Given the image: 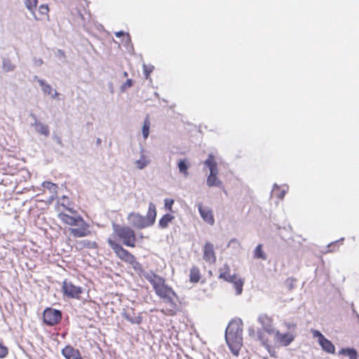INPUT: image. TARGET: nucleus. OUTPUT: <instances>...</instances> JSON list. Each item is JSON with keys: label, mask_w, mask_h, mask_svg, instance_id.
Instances as JSON below:
<instances>
[{"label": "nucleus", "mask_w": 359, "mask_h": 359, "mask_svg": "<svg viewBox=\"0 0 359 359\" xmlns=\"http://www.w3.org/2000/svg\"><path fill=\"white\" fill-rule=\"evenodd\" d=\"M225 340L231 353L238 355L243 343V321L231 320L225 330Z\"/></svg>", "instance_id": "f257e3e1"}, {"label": "nucleus", "mask_w": 359, "mask_h": 359, "mask_svg": "<svg viewBox=\"0 0 359 359\" xmlns=\"http://www.w3.org/2000/svg\"><path fill=\"white\" fill-rule=\"evenodd\" d=\"M107 243L116 255L124 262L130 264L140 276L144 271L142 264L137 261L136 257L127 250L124 249L119 243H116L111 238L107 239Z\"/></svg>", "instance_id": "f03ea898"}, {"label": "nucleus", "mask_w": 359, "mask_h": 359, "mask_svg": "<svg viewBox=\"0 0 359 359\" xmlns=\"http://www.w3.org/2000/svg\"><path fill=\"white\" fill-rule=\"evenodd\" d=\"M112 229L114 234L118 237L124 245L134 248L137 238L133 229L128 226H121L118 224L113 223Z\"/></svg>", "instance_id": "7ed1b4c3"}, {"label": "nucleus", "mask_w": 359, "mask_h": 359, "mask_svg": "<svg viewBox=\"0 0 359 359\" xmlns=\"http://www.w3.org/2000/svg\"><path fill=\"white\" fill-rule=\"evenodd\" d=\"M203 164L208 168L210 170V174L208 175L206 180V185L208 187H223L222 182L217 177L219 174V169L214 155L212 154H208V156L203 162Z\"/></svg>", "instance_id": "20e7f679"}, {"label": "nucleus", "mask_w": 359, "mask_h": 359, "mask_svg": "<svg viewBox=\"0 0 359 359\" xmlns=\"http://www.w3.org/2000/svg\"><path fill=\"white\" fill-rule=\"evenodd\" d=\"M62 311L53 308H46L43 313V322L48 326L58 324L62 319Z\"/></svg>", "instance_id": "39448f33"}, {"label": "nucleus", "mask_w": 359, "mask_h": 359, "mask_svg": "<svg viewBox=\"0 0 359 359\" xmlns=\"http://www.w3.org/2000/svg\"><path fill=\"white\" fill-rule=\"evenodd\" d=\"M62 292L64 296L72 299H79L83 292L81 287L75 286L72 282L65 280L62 283Z\"/></svg>", "instance_id": "423d86ee"}, {"label": "nucleus", "mask_w": 359, "mask_h": 359, "mask_svg": "<svg viewBox=\"0 0 359 359\" xmlns=\"http://www.w3.org/2000/svg\"><path fill=\"white\" fill-rule=\"evenodd\" d=\"M59 217L63 222L70 226H88L83 217L80 215L73 217L65 213H60Z\"/></svg>", "instance_id": "0eeeda50"}, {"label": "nucleus", "mask_w": 359, "mask_h": 359, "mask_svg": "<svg viewBox=\"0 0 359 359\" xmlns=\"http://www.w3.org/2000/svg\"><path fill=\"white\" fill-rule=\"evenodd\" d=\"M128 219L131 226L136 229H142L148 227L144 216L139 213L130 212L128 216Z\"/></svg>", "instance_id": "6e6552de"}, {"label": "nucleus", "mask_w": 359, "mask_h": 359, "mask_svg": "<svg viewBox=\"0 0 359 359\" xmlns=\"http://www.w3.org/2000/svg\"><path fill=\"white\" fill-rule=\"evenodd\" d=\"M257 320L261 324L262 330L267 334H274L277 331L273 325L272 318L266 314H261Z\"/></svg>", "instance_id": "1a4fd4ad"}, {"label": "nucleus", "mask_w": 359, "mask_h": 359, "mask_svg": "<svg viewBox=\"0 0 359 359\" xmlns=\"http://www.w3.org/2000/svg\"><path fill=\"white\" fill-rule=\"evenodd\" d=\"M257 340L260 341L262 346H264L269 353L270 356L276 358L277 353L272 346L269 343V339L260 329L257 330Z\"/></svg>", "instance_id": "9d476101"}, {"label": "nucleus", "mask_w": 359, "mask_h": 359, "mask_svg": "<svg viewBox=\"0 0 359 359\" xmlns=\"http://www.w3.org/2000/svg\"><path fill=\"white\" fill-rule=\"evenodd\" d=\"M274 340L282 346H287L294 340V337L290 333H280L277 330L274 333Z\"/></svg>", "instance_id": "9b49d317"}, {"label": "nucleus", "mask_w": 359, "mask_h": 359, "mask_svg": "<svg viewBox=\"0 0 359 359\" xmlns=\"http://www.w3.org/2000/svg\"><path fill=\"white\" fill-rule=\"evenodd\" d=\"M61 354L65 359H83L79 349L71 345H67L61 351Z\"/></svg>", "instance_id": "f8f14e48"}, {"label": "nucleus", "mask_w": 359, "mask_h": 359, "mask_svg": "<svg viewBox=\"0 0 359 359\" xmlns=\"http://www.w3.org/2000/svg\"><path fill=\"white\" fill-rule=\"evenodd\" d=\"M203 259L210 264L216 262L215 252L214 251V245L210 242H207L203 247Z\"/></svg>", "instance_id": "ddd939ff"}, {"label": "nucleus", "mask_w": 359, "mask_h": 359, "mask_svg": "<svg viewBox=\"0 0 359 359\" xmlns=\"http://www.w3.org/2000/svg\"><path fill=\"white\" fill-rule=\"evenodd\" d=\"M123 318L132 324L140 325L142 321V317L140 313L136 314L133 309L125 311L121 313Z\"/></svg>", "instance_id": "4468645a"}, {"label": "nucleus", "mask_w": 359, "mask_h": 359, "mask_svg": "<svg viewBox=\"0 0 359 359\" xmlns=\"http://www.w3.org/2000/svg\"><path fill=\"white\" fill-rule=\"evenodd\" d=\"M170 287L168 285L165 284L164 278H158V285L154 288V290L157 295L161 298L168 300Z\"/></svg>", "instance_id": "2eb2a0df"}, {"label": "nucleus", "mask_w": 359, "mask_h": 359, "mask_svg": "<svg viewBox=\"0 0 359 359\" xmlns=\"http://www.w3.org/2000/svg\"><path fill=\"white\" fill-rule=\"evenodd\" d=\"M156 217V205L150 202L149 204V208L147 213V215L144 217V219L146 220V224L147 226H151L154 224Z\"/></svg>", "instance_id": "dca6fc26"}, {"label": "nucleus", "mask_w": 359, "mask_h": 359, "mask_svg": "<svg viewBox=\"0 0 359 359\" xmlns=\"http://www.w3.org/2000/svg\"><path fill=\"white\" fill-rule=\"evenodd\" d=\"M198 209L201 217L205 222L210 225L214 224L215 219L212 211L209 208H203L201 204H198Z\"/></svg>", "instance_id": "f3484780"}, {"label": "nucleus", "mask_w": 359, "mask_h": 359, "mask_svg": "<svg viewBox=\"0 0 359 359\" xmlns=\"http://www.w3.org/2000/svg\"><path fill=\"white\" fill-rule=\"evenodd\" d=\"M219 271L220 273L219 278L224 279L226 282H232L233 280V278H235V277L236 276V274H230V266L227 264H225L224 265L223 269H220Z\"/></svg>", "instance_id": "a211bd4d"}, {"label": "nucleus", "mask_w": 359, "mask_h": 359, "mask_svg": "<svg viewBox=\"0 0 359 359\" xmlns=\"http://www.w3.org/2000/svg\"><path fill=\"white\" fill-rule=\"evenodd\" d=\"M140 276H143L146 280H147L153 286L154 289L158 285V278H163L162 277L156 275L154 272L151 271H144Z\"/></svg>", "instance_id": "6ab92c4d"}, {"label": "nucleus", "mask_w": 359, "mask_h": 359, "mask_svg": "<svg viewBox=\"0 0 359 359\" xmlns=\"http://www.w3.org/2000/svg\"><path fill=\"white\" fill-rule=\"evenodd\" d=\"M88 226H79V228H69L70 233L75 238H81L88 236L90 231L87 229Z\"/></svg>", "instance_id": "aec40b11"}, {"label": "nucleus", "mask_w": 359, "mask_h": 359, "mask_svg": "<svg viewBox=\"0 0 359 359\" xmlns=\"http://www.w3.org/2000/svg\"><path fill=\"white\" fill-rule=\"evenodd\" d=\"M32 126L34 127L36 131L41 135L48 137L50 134L49 127L43 124L40 121H36V123H32Z\"/></svg>", "instance_id": "412c9836"}, {"label": "nucleus", "mask_w": 359, "mask_h": 359, "mask_svg": "<svg viewBox=\"0 0 359 359\" xmlns=\"http://www.w3.org/2000/svg\"><path fill=\"white\" fill-rule=\"evenodd\" d=\"M135 163L140 170L144 169L150 163V160L147 159V156L144 154V149L142 147L140 149V158Z\"/></svg>", "instance_id": "4be33fe9"}, {"label": "nucleus", "mask_w": 359, "mask_h": 359, "mask_svg": "<svg viewBox=\"0 0 359 359\" xmlns=\"http://www.w3.org/2000/svg\"><path fill=\"white\" fill-rule=\"evenodd\" d=\"M322 349L328 353H334L335 347L331 341L325 337L323 340L319 342Z\"/></svg>", "instance_id": "5701e85b"}, {"label": "nucleus", "mask_w": 359, "mask_h": 359, "mask_svg": "<svg viewBox=\"0 0 359 359\" xmlns=\"http://www.w3.org/2000/svg\"><path fill=\"white\" fill-rule=\"evenodd\" d=\"M175 219V217L170 214L166 213L159 219L158 226L161 229H166L168 226L169 223Z\"/></svg>", "instance_id": "b1692460"}, {"label": "nucleus", "mask_w": 359, "mask_h": 359, "mask_svg": "<svg viewBox=\"0 0 359 359\" xmlns=\"http://www.w3.org/2000/svg\"><path fill=\"white\" fill-rule=\"evenodd\" d=\"M339 354L348 356L350 359H357L358 353L357 351L353 348H341L339 352Z\"/></svg>", "instance_id": "393cba45"}, {"label": "nucleus", "mask_w": 359, "mask_h": 359, "mask_svg": "<svg viewBox=\"0 0 359 359\" xmlns=\"http://www.w3.org/2000/svg\"><path fill=\"white\" fill-rule=\"evenodd\" d=\"M34 79H36L38 81L43 93L47 95L52 94L53 90L50 84L46 83V81L43 79H39L37 76H34Z\"/></svg>", "instance_id": "a878e982"}, {"label": "nucleus", "mask_w": 359, "mask_h": 359, "mask_svg": "<svg viewBox=\"0 0 359 359\" xmlns=\"http://www.w3.org/2000/svg\"><path fill=\"white\" fill-rule=\"evenodd\" d=\"M200 270L197 266H193L190 270L189 280L191 283H198L201 279Z\"/></svg>", "instance_id": "bb28decb"}, {"label": "nucleus", "mask_w": 359, "mask_h": 359, "mask_svg": "<svg viewBox=\"0 0 359 359\" xmlns=\"http://www.w3.org/2000/svg\"><path fill=\"white\" fill-rule=\"evenodd\" d=\"M231 283L233 284V287L236 290V294H241L243 292L244 281L236 276L235 278H233V280Z\"/></svg>", "instance_id": "cd10ccee"}, {"label": "nucleus", "mask_w": 359, "mask_h": 359, "mask_svg": "<svg viewBox=\"0 0 359 359\" xmlns=\"http://www.w3.org/2000/svg\"><path fill=\"white\" fill-rule=\"evenodd\" d=\"M177 167L180 172L182 173L185 177H187L189 175L187 172L189 165L186 159H180L177 163Z\"/></svg>", "instance_id": "c85d7f7f"}, {"label": "nucleus", "mask_w": 359, "mask_h": 359, "mask_svg": "<svg viewBox=\"0 0 359 359\" xmlns=\"http://www.w3.org/2000/svg\"><path fill=\"white\" fill-rule=\"evenodd\" d=\"M15 66L12 63L11 60L4 57L2 60V68L5 72H12L15 69Z\"/></svg>", "instance_id": "c756f323"}, {"label": "nucleus", "mask_w": 359, "mask_h": 359, "mask_svg": "<svg viewBox=\"0 0 359 359\" xmlns=\"http://www.w3.org/2000/svg\"><path fill=\"white\" fill-rule=\"evenodd\" d=\"M254 257L257 259H261L263 260L266 259V255L262 250V245L259 244L254 250Z\"/></svg>", "instance_id": "7c9ffc66"}, {"label": "nucleus", "mask_w": 359, "mask_h": 359, "mask_svg": "<svg viewBox=\"0 0 359 359\" xmlns=\"http://www.w3.org/2000/svg\"><path fill=\"white\" fill-rule=\"evenodd\" d=\"M42 186L43 188L48 189L51 193H53V194L57 193L58 187L55 183L46 181L42 183Z\"/></svg>", "instance_id": "2f4dec72"}, {"label": "nucleus", "mask_w": 359, "mask_h": 359, "mask_svg": "<svg viewBox=\"0 0 359 359\" xmlns=\"http://www.w3.org/2000/svg\"><path fill=\"white\" fill-rule=\"evenodd\" d=\"M149 129H150V122H149L148 118H147L144 121V124H143V126L142 128V135L145 140L148 137V136L149 135Z\"/></svg>", "instance_id": "473e14b6"}, {"label": "nucleus", "mask_w": 359, "mask_h": 359, "mask_svg": "<svg viewBox=\"0 0 359 359\" xmlns=\"http://www.w3.org/2000/svg\"><path fill=\"white\" fill-rule=\"evenodd\" d=\"M37 0H25V4L26 8L34 13V11L36 9L37 6Z\"/></svg>", "instance_id": "72a5a7b5"}, {"label": "nucleus", "mask_w": 359, "mask_h": 359, "mask_svg": "<svg viewBox=\"0 0 359 359\" xmlns=\"http://www.w3.org/2000/svg\"><path fill=\"white\" fill-rule=\"evenodd\" d=\"M154 67L153 65H143V72L144 74V77L146 79H149L150 76V74L153 72Z\"/></svg>", "instance_id": "f704fd0d"}, {"label": "nucleus", "mask_w": 359, "mask_h": 359, "mask_svg": "<svg viewBox=\"0 0 359 359\" xmlns=\"http://www.w3.org/2000/svg\"><path fill=\"white\" fill-rule=\"evenodd\" d=\"M175 201L172 198H165L164 200V208L165 210L172 212V205Z\"/></svg>", "instance_id": "c9c22d12"}, {"label": "nucleus", "mask_w": 359, "mask_h": 359, "mask_svg": "<svg viewBox=\"0 0 359 359\" xmlns=\"http://www.w3.org/2000/svg\"><path fill=\"white\" fill-rule=\"evenodd\" d=\"M133 85V81L131 79H128L121 86V92L124 93L128 88L132 87Z\"/></svg>", "instance_id": "e433bc0d"}, {"label": "nucleus", "mask_w": 359, "mask_h": 359, "mask_svg": "<svg viewBox=\"0 0 359 359\" xmlns=\"http://www.w3.org/2000/svg\"><path fill=\"white\" fill-rule=\"evenodd\" d=\"M311 333L314 338H318V343L320 340H323L325 337L318 330H311Z\"/></svg>", "instance_id": "4c0bfd02"}, {"label": "nucleus", "mask_w": 359, "mask_h": 359, "mask_svg": "<svg viewBox=\"0 0 359 359\" xmlns=\"http://www.w3.org/2000/svg\"><path fill=\"white\" fill-rule=\"evenodd\" d=\"M8 354V348L0 342V358H5Z\"/></svg>", "instance_id": "58836bf2"}, {"label": "nucleus", "mask_w": 359, "mask_h": 359, "mask_svg": "<svg viewBox=\"0 0 359 359\" xmlns=\"http://www.w3.org/2000/svg\"><path fill=\"white\" fill-rule=\"evenodd\" d=\"M49 9L47 5L42 4L39 8V11L42 15H46L48 14Z\"/></svg>", "instance_id": "ea45409f"}, {"label": "nucleus", "mask_w": 359, "mask_h": 359, "mask_svg": "<svg viewBox=\"0 0 359 359\" xmlns=\"http://www.w3.org/2000/svg\"><path fill=\"white\" fill-rule=\"evenodd\" d=\"M248 334L251 337L255 338L257 340V330L255 331L254 327L250 326L248 328Z\"/></svg>", "instance_id": "a19ab883"}, {"label": "nucleus", "mask_w": 359, "mask_h": 359, "mask_svg": "<svg viewBox=\"0 0 359 359\" xmlns=\"http://www.w3.org/2000/svg\"><path fill=\"white\" fill-rule=\"evenodd\" d=\"M168 294H169V297H168V302L173 304L172 298L174 297H177V294H176L175 292L171 287H170V290H169Z\"/></svg>", "instance_id": "79ce46f5"}, {"label": "nucleus", "mask_w": 359, "mask_h": 359, "mask_svg": "<svg viewBox=\"0 0 359 359\" xmlns=\"http://www.w3.org/2000/svg\"><path fill=\"white\" fill-rule=\"evenodd\" d=\"M293 282H294V280H293V279H292V278H287V279L285 280V285L286 287H287L288 290H291L292 289H293V287H294V283H293Z\"/></svg>", "instance_id": "37998d69"}, {"label": "nucleus", "mask_w": 359, "mask_h": 359, "mask_svg": "<svg viewBox=\"0 0 359 359\" xmlns=\"http://www.w3.org/2000/svg\"><path fill=\"white\" fill-rule=\"evenodd\" d=\"M82 243H83L84 247H87L89 248H95L96 246V243L95 242H91L88 240H84L82 241Z\"/></svg>", "instance_id": "c03bdc74"}, {"label": "nucleus", "mask_w": 359, "mask_h": 359, "mask_svg": "<svg viewBox=\"0 0 359 359\" xmlns=\"http://www.w3.org/2000/svg\"><path fill=\"white\" fill-rule=\"evenodd\" d=\"M55 55L56 57L60 58H65V52L61 49H57L56 52L55 53Z\"/></svg>", "instance_id": "a18cd8bd"}, {"label": "nucleus", "mask_w": 359, "mask_h": 359, "mask_svg": "<svg viewBox=\"0 0 359 359\" xmlns=\"http://www.w3.org/2000/svg\"><path fill=\"white\" fill-rule=\"evenodd\" d=\"M123 41H124L125 44H126V46H128L129 45H132L131 44L130 36L128 33H126L125 37H123Z\"/></svg>", "instance_id": "49530a36"}, {"label": "nucleus", "mask_w": 359, "mask_h": 359, "mask_svg": "<svg viewBox=\"0 0 359 359\" xmlns=\"http://www.w3.org/2000/svg\"><path fill=\"white\" fill-rule=\"evenodd\" d=\"M33 60H34L35 65H36L38 67L41 66L43 63V61L41 58L34 57Z\"/></svg>", "instance_id": "de8ad7c7"}, {"label": "nucleus", "mask_w": 359, "mask_h": 359, "mask_svg": "<svg viewBox=\"0 0 359 359\" xmlns=\"http://www.w3.org/2000/svg\"><path fill=\"white\" fill-rule=\"evenodd\" d=\"M285 193H286V191L285 190H282L280 191L279 194H278L276 196L278 198L280 199H283L284 197H285Z\"/></svg>", "instance_id": "09e8293b"}, {"label": "nucleus", "mask_w": 359, "mask_h": 359, "mask_svg": "<svg viewBox=\"0 0 359 359\" xmlns=\"http://www.w3.org/2000/svg\"><path fill=\"white\" fill-rule=\"evenodd\" d=\"M126 33H125L123 31H119L115 33V36L118 38H120L121 36L125 37Z\"/></svg>", "instance_id": "8fccbe9b"}, {"label": "nucleus", "mask_w": 359, "mask_h": 359, "mask_svg": "<svg viewBox=\"0 0 359 359\" xmlns=\"http://www.w3.org/2000/svg\"><path fill=\"white\" fill-rule=\"evenodd\" d=\"M351 307H352V312L355 316V317L358 318V323H359V314L358 313V312L354 309L353 304H352Z\"/></svg>", "instance_id": "3c124183"}, {"label": "nucleus", "mask_w": 359, "mask_h": 359, "mask_svg": "<svg viewBox=\"0 0 359 359\" xmlns=\"http://www.w3.org/2000/svg\"><path fill=\"white\" fill-rule=\"evenodd\" d=\"M280 189V187L277 184L275 183L273 184V189H272L271 193L273 194H276V189Z\"/></svg>", "instance_id": "603ef678"}, {"label": "nucleus", "mask_w": 359, "mask_h": 359, "mask_svg": "<svg viewBox=\"0 0 359 359\" xmlns=\"http://www.w3.org/2000/svg\"><path fill=\"white\" fill-rule=\"evenodd\" d=\"M232 243H238V241L236 238H232L229 241L227 246L229 247Z\"/></svg>", "instance_id": "864d4df0"}, {"label": "nucleus", "mask_w": 359, "mask_h": 359, "mask_svg": "<svg viewBox=\"0 0 359 359\" xmlns=\"http://www.w3.org/2000/svg\"><path fill=\"white\" fill-rule=\"evenodd\" d=\"M344 241V238H341L339 241ZM339 241H337L335 242H332V243H330V244L327 245V248H330L332 245H335L336 243H338Z\"/></svg>", "instance_id": "5fc2aeb1"}, {"label": "nucleus", "mask_w": 359, "mask_h": 359, "mask_svg": "<svg viewBox=\"0 0 359 359\" xmlns=\"http://www.w3.org/2000/svg\"><path fill=\"white\" fill-rule=\"evenodd\" d=\"M54 139L55 140L57 144H59L61 146L62 145V140L60 137L55 136Z\"/></svg>", "instance_id": "6e6d98bb"}, {"label": "nucleus", "mask_w": 359, "mask_h": 359, "mask_svg": "<svg viewBox=\"0 0 359 359\" xmlns=\"http://www.w3.org/2000/svg\"><path fill=\"white\" fill-rule=\"evenodd\" d=\"M30 116L32 118V119L34 120V123H36V121H38L37 120V117L36 116L33 114V113H30Z\"/></svg>", "instance_id": "4d7b16f0"}, {"label": "nucleus", "mask_w": 359, "mask_h": 359, "mask_svg": "<svg viewBox=\"0 0 359 359\" xmlns=\"http://www.w3.org/2000/svg\"><path fill=\"white\" fill-rule=\"evenodd\" d=\"M287 327L289 329H291V328L294 329V328H295L296 325L295 324H288Z\"/></svg>", "instance_id": "13d9d810"}, {"label": "nucleus", "mask_w": 359, "mask_h": 359, "mask_svg": "<svg viewBox=\"0 0 359 359\" xmlns=\"http://www.w3.org/2000/svg\"><path fill=\"white\" fill-rule=\"evenodd\" d=\"M101 142H102V140L100 138H99V137L97 138V140H96V144L97 145H100L101 144Z\"/></svg>", "instance_id": "bf43d9fd"}, {"label": "nucleus", "mask_w": 359, "mask_h": 359, "mask_svg": "<svg viewBox=\"0 0 359 359\" xmlns=\"http://www.w3.org/2000/svg\"><path fill=\"white\" fill-rule=\"evenodd\" d=\"M59 93L57 91H55L54 94L52 95V97L55 98L58 96Z\"/></svg>", "instance_id": "052dcab7"}, {"label": "nucleus", "mask_w": 359, "mask_h": 359, "mask_svg": "<svg viewBox=\"0 0 359 359\" xmlns=\"http://www.w3.org/2000/svg\"><path fill=\"white\" fill-rule=\"evenodd\" d=\"M67 210H68L70 212H72V213H75V212H76V211L73 210H72V209H71V208H68Z\"/></svg>", "instance_id": "680f3d73"}, {"label": "nucleus", "mask_w": 359, "mask_h": 359, "mask_svg": "<svg viewBox=\"0 0 359 359\" xmlns=\"http://www.w3.org/2000/svg\"><path fill=\"white\" fill-rule=\"evenodd\" d=\"M123 76H124V77L128 76V72H123Z\"/></svg>", "instance_id": "e2e57ef3"}, {"label": "nucleus", "mask_w": 359, "mask_h": 359, "mask_svg": "<svg viewBox=\"0 0 359 359\" xmlns=\"http://www.w3.org/2000/svg\"><path fill=\"white\" fill-rule=\"evenodd\" d=\"M110 87L112 88V83H110ZM111 92L113 93V90L112 89L111 90Z\"/></svg>", "instance_id": "0e129e2a"}, {"label": "nucleus", "mask_w": 359, "mask_h": 359, "mask_svg": "<svg viewBox=\"0 0 359 359\" xmlns=\"http://www.w3.org/2000/svg\"><path fill=\"white\" fill-rule=\"evenodd\" d=\"M262 359H268L266 357H264Z\"/></svg>", "instance_id": "69168bd1"}]
</instances>
